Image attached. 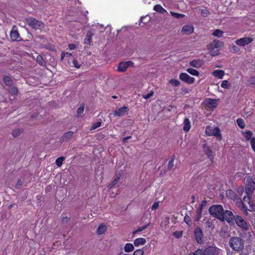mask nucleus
Here are the masks:
<instances>
[{
    "label": "nucleus",
    "mask_w": 255,
    "mask_h": 255,
    "mask_svg": "<svg viewBox=\"0 0 255 255\" xmlns=\"http://www.w3.org/2000/svg\"><path fill=\"white\" fill-rule=\"evenodd\" d=\"M62 223H66L67 222L69 221V218L67 217H65V216H63L62 218Z\"/></svg>",
    "instance_id": "60"
},
{
    "label": "nucleus",
    "mask_w": 255,
    "mask_h": 255,
    "mask_svg": "<svg viewBox=\"0 0 255 255\" xmlns=\"http://www.w3.org/2000/svg\"><path fill=\"white\" fill-rule=\"evenodd\" d=\"M183 130L185 132L188 131L191 128L190 122L187 118H185L183 122Z\"/></svg>",
    "instance_id": "21"
},
{
    "label": "nucleus",
    "mask_w": 255,
    "mask_h": 255,
    "mask_svg": "<svg viewBox=\"0 0 255 255\" xmlns=\"http://www.w3.org/2000/svg\"><path fill=\"white\" fill-rule=\"evenodd\" d=\"M194 236L196 241L198 243H201L202 242L203 233L201 228L197 227L195 229Z\"/></svg>",
    "instance_id": "14"
},
{
    "label": "nucleus",
    "mask_w": 255,
    "mask_h": 255,
    "mask_svg": "<svg viewBox=\"0 0 255 255\" xmlns=\"http://www.w3.org/2000/svg\"><path fill=\"white\" fill-rule=\"evenodd\" d=\"M154 92L153 91H150V93L147 94H144L142 95V97L144 99H148L150 98L151 97H152L153 95Z\"/></svg>",
    "instance_id": "46"
},
{
    "label": "nucleus",
    "mask_w": 255,
    "mask_h": 255,
    "mask_svg": "<svg viewBox=\"0 0 255 255\" xmlns=\"http://www.w3.org/2000/svg\"><path fill=\"white\" fill-rule=\"evenodd\" d=\"M179 79L188 84H192L195 82V78L190 76L186 73H181L179 75Z\"/></svg>",
    "instance_id": "10"
},
{
    "label": "nucleus",
    "mask_w": 255,
    "mask_h": 255,
    "mask_svg": "<svg viewBox=\"0 0 255 255\" xmlns=\"http://www.w3.org/2000/svg\"><path fill=\"white\" fill-rule=\"evenodd\" d=\"M148 225H149V224H147V225H146L145 226L138 227L136 230H134L132 232V234L133 235H135L137 233H138L139 232H141V231L145 230V229H146L147 228Z\"/></svg>",
    "instance_id": "34"
},
{
    "label": "nucleus",
    "mask_w": 255,
    "mask_h": 255,
    "mask_svg": "<svg viewBox=\"0 0 255 255\" xmlns=\"http://www.w3.org/2000/svg\"><path fill=\"white\" fill-rule=\"evenodd\" d=\"M65 160V158L63 156L58 158L56 160V164L58 167H61L63 164V161Z\"/></svg>",
    "instance_id": "36"
},
{
    "label": "nucleus",
    "mask_w": 255,
    "mask_h": 255,
    "mask_svg": "<svg viewBox=\"0 0 255 255\" xmlns=\"http://www.w3.org/2000/svg\"><path fill=\"white\" fill-rule=\"evenodd\" d=\"M223 43L218 40H214L210 44L208 45L207 49L209 54L212 56H216L219 54L221 47Z\"/></svg>",
    "instance_id": "2"
},
{
    "label": "nucleus",
    "mask_w": 255,
    "mask_h": 255,
    "mask_svg": "<svg viewBox=\"0 0 255 255\" xmlns=\"http://www.w3.org/2000/svg\"><path fill=\"white\" fill-rule=\"evenodd\" d=\"M201 14L204 17H207L209 14V12L206 9H203L201 10Z\"/></svg>",
    "instance_id": "49"
},
{
    "label": "nucleus",
    "mask_w": 255,
    "mask_h": 255,
    "mask_svg": "<svg viewBox=\"0 0 255 255\" xmlns=\"http://www.w3.org/2000/svg\"><path fill=\"white\" fill-rule=\"evenodd\" d=\"M189 255H204V252L202 250L198 249L194 253L190 254Z\"/></svg>",
    "instance_id": "50"
},
{
    "label": "nucleus",
    "mask_w": 255,
    "mask_h": 255,
    "mask_svg": "<svg viewBox=\"0 0 255 255\" xmlns=\"http://www.w3.org/2000/svg\"><path fill=\"white\" fill-rule=\"evenodd\" d=\"M26 22L29 26L34 29H40L44 27V25L43 22L32 17L27 18Z\"/></svg>",
    "instance_id": "6"
},
{
    "label": "nucleus",
    "mask_w": 255,
    "mask_h": 255,
    "mask_svg": "<svg viewBox=\"0 0 255 255\" xmlns=\"http://www.w3.org/2000/svg\"><path fill=\"white\" fill-rule=\"evenodd\" d=\"M212 34L215 36L220 38L223 36V32L220 29H216L214 31Z\"/></svg>",
    "instance_id": "35"
},
{
    "label": "nucleus",
    "mask_w": 255,
    "mask_h": 255,
    "mask_svg": "<svg viewBox=\"0 0 255 255\" xmlns=\"http://www.w3.org/2000/svg\"><path fill=\"white\" fill-rule=\"evenodd\" d=\"M97 26H98V28L100 29L101 32H103L104 31L105 28L104 27L103 25H98Z\"/></svg>",
    "instance_id": "61"
},
{
    "label": "nucleus",
    "mask_w": 255,
    "mask_h": 255,
    "mask_svg": "<svg viewBox=\"0 0 255 255\" xmlns=\"http://www.w3.org/2000/svg\"><path fill=\"white\" fill-rule=\"evenodd\" d=\"M21 185H22V181H21V180H20V179H19V180H18L17 181V183H16V186L17 187H18V186H21Z\"/></svg>",
    "instance_id": "63"
},
{
    "label": "nucleus",
    "mask_w": 255,
    "mask_h": 255,
    "mask_svg": "<svg viewBox=\"0 0 255 255\" xmlns=\"http://www.w3.org/2000/svg\"><path fill=\"white\" fill-rule=\"evenodd\" d=\"M186 71L191 75L193 76H198L199 75V72L193 68H188Z\"/></svg>",
    "instance_id": "31"
},
{
    "label": "nucleus",
    "mask_w": 255,
    "mask_h": 255,
    "mask_svg": "<svg viewBox=\"0 0 255 255\" xmlns=\"http://www.w3.org/2000/svg\"><path fill=\"white\" fill-rule=\"evenodd\" d=\"M101 125V123L100 122H96L92 125L91 128V130H94L96 129L97 128L100 127Z\"/></svg>",
    "instance_id": "44"
},
{
    "label": "nucleus",
    "mask_w": 255,
    "mask_h": 255,
    "mask_svg": "<svg viewBox=\"0 0 255 255\" xmlns=\"http://www.w3.org/2000/svg\"><path fill=\"white\" fill-rule=\"evenodd\" d=\"M129 109L128 107L124 106L120 109L116 110L114 112L115 117H122L128 114Z\"/></svg>",
    "instance_id": "12"
},
{
    "label": "nucleus",
    "mask_w": 255,
    "mask_h": 255,
    "mask_svg": "<svg viewBox=\"0 0 255 255\" xmlns=\"http://www.w3.org/2000/svg\"><path fill=\"white\" fill-rule=\"evenodd\" d=\"M154 10L157 12H160L161 13H164L166 12V10L163 8L160 5H156L154 6Z\"/></svg>",
    "instance_id": "27"
},
{
    "label": "nucleus",
    "mask_w": 255,
    "mask_h": 255,
    "mask_svg": "<svg viewBox=\"0 0 255 255\" xmlns=\"http://www.w3.org/2000/svg\"><path fill=\"white\" fill-rule=\"evenodd\" d=\"M120 178V176L116 177V178L114 180V181L112 182V183L110 185V186L112 187L116 185L119 181Z\"/></svg>",
    "instance_id": "56"
},
{
    "label": "nucleus",
    "mask_w": 255,
    "mask_h": 255,
    "mask_svg": "<svg viewBox=\"0 0 255 255\" xmlns=\"http://www.w3.org/2000/svg\"><path fill=\"white\" fill-rule=\"evenodd\" d=\"M21 132H22V130H20V129H18V128L15 129L12 131V135L14 137H17V136H19L21 134Z\"/></svg>",
    "instance_id": "40"
},
{
    "label": "nucleus",
    "mask_w": 255,
    "mask_h": 255,
    "mask_svg": "<svg viewBox=\"0 0 255 255\" xmlns=\"http://www.w3.org/2000/svg\"><path fill=\"white\" fill-rule=\"evenodd\" d=\"M233 219L235 220L236 223L240 227L244 230H247L248 229V226L247 222L241 216H234Z\"/></svg>",
    "instance_id": "7"
},
{
    "label": "nucleus",
    "mask_w": 255,
    "mask_h": 255,
    "mask_svg": "<svg viewBox=\"0 0 255 255\" xmlns=\"http://www.w3.org/2000/svg\"><path fill=\"white\" fill-rule=\"evenodd\" d=\"M205 151L206 155L210 159V160L212 162H213L214 156L213 155V153H212V150L209 147L207 146V147H205Z\"/></svg>",
    "instance_id": "23"
},
{
    "label": "nucleus",
    "mask_w": 255,
    "mask_h": 255,
    "mask_svg": "<svg viewBox=\"0 0 255 255\" xmlns=\"http://www.w3.org/2000/svg\"><path fill=\"white\" fill-rule=\"evenodd\" d=\"M227 196H230L231 199H234L235 198L234 192L231 190H229L227 191Z\"/></svg>",
    "instance_id": "52"
},
{
    "label": "nucleus",
    "mask_w": 255,
    "mask_h": 255,
    "mask_svg": "<svg viewBox=\"0 0 255 255\" xmlns=\"http://www.w3.org/2000/svg\"><path fill=\"white\" fill-rule=\"evenodd\" d=\"M144 251L142 249H138L135 250L133 255H144Z\"/></svg>",
    "instance_id": "43"
},
{
    "label": "nucleus",
    "mask_w": 255,
    "mask_h": 255,
    "mask_svg": "<svg viewBox=\"0 0 255 255\" xmlns=\"http://www.w3.org/2000/svg\"><path fill=\"white\" fill-rule=\"evenodd\" d=\"M237 123L238 126L241 128H245V124L244 120L242 119L239 118L237 120Z\"/></svg>",
    "instance_id": "38"
},
{
    "label": "nucleus",
    "mask_w": 255,
    "mask_h": 255,
    "mask_svg": "<svg viewBox=\"0 0 255 255\" xmlns=\"http://www.w3.org/2000/svg\"><path fill=\"white\" fill-rule=\"evenodd\" d=\"M204 104L207 107L210 109H214L217 106V101L209 98L206 99L204 101Z\"/></svg>",
    "instance_id": "15"
},
{
    "label": "nucleus",
    "mask_w": 255,
    "mask_h": 255,
    "mask_svg": "<svg viewBox=\"0 0 255 255\" xmlns=\"http://www.w3.org/2000/svg\"><path fill=\"white\" fill-rule=\"evenodd\" d=\"M131 138V136H127L126 137H124L122 139V141L124 143H126L127 142V140L130 138Z\"/></svg>",
    "instance_id": "62"
},
{
    "label": "nucleus",
    "mask_w": 255,
    "mask_h": 255,
    "mask_svg": "<svg viewBox=\"0 0 255 255\" xmlns=\"http://www.w3.org/2000/svg\"><path fill=\"white\" fill-rule=\"evenodd\" d=\"M173 236L176 238H179L182 236V233L180 231H175L173 233Z\"/></svg>",
    "instance_id": "54"
},
{
    "label": "nucleus",
    "mask_w": 255,
    "mask_h": 255,
    "mask_svg": "<svg viewBox=\"0 0 255 255\" xmlns=\"http://www.w3.org/2000/svg\"><path fill=\"white\" fill-rule=\"evenodd\" d=\"M76 46L75 45V44H69L68 45V48L70 49V50H73V49H75L76 48Z\"/></svg>",
    "instance_id": "59"
},
{
    "label": "nucleus",
    "mask_w": 255,
    "mask_h": 255,
    "mask_svg": "<svg viewBox=\"0 0 255 255\" xmlns=\"http://www.w3.org/2000/svg\"><path fill=\"white\" fill-rule=\"evenodd\" d=\"M10 38L12 41H20L19 34L17 30L13 28L12 29L10 34Z\"/></svg>",
    "instance_id": "17"
},
{
    "label": "nucleus",
    "mask_w": 255,
    "mask_h": 255,
    "mask_svg": "<svg viewBox=\"0 0 255 255\" xmlns=\"http://www.w3.org/2000/svg\"><path fill=\"white\" fill-rule=\"evenodd\" d=\"M173 165H174V159H171L168 162V167H167L168 169H171L173 167Z\"/></svg>",
    "instance_id": "55"
},
{
    "label": "nucleus",
    "mask_w": 255,
    "mask_h": 255,
    "mask_svg": "<svg viewBox=\"0 0 255 255\" xmlns=\"http://www.w3.org/2000/svg\"><path fill=\"white\" fill-rule=\"evenodd\" d=\"M106 226L101 224L100 225L97 230V233L98 235H102L104 234L106 231Z\"/></svg>",
    "instance_id": "25"
},
{
    "label": "nucleus",
    "mask_w": 255,
    "mask_h": 255,
    "mask_svg": "<svg viewBox=\"0 0 255 255\" xmlns=\"http://www.w3.org/2000/svg\"><path fill=\"white\" fill-rule=\"evenodd\" d=\"M231 83L228 80H224L222 82L221 86L224 89H228L231 87Z\"/></svg>",
    "instance_id": "32"
},
{
    "label": "nucleus",
    "mask_w": 255,
    "mask_h": 255,
    "mask_svg": "<svg viewBox=\"0 0 255 255\" xmlns=\"http://www.w3.org/2000/svg\"><path fill=\"white\" fill-rule=\"evenodd\" d=\"M36 61L39 65L42 66H44L46 65V62L41 55H38L36 57Z\"/></svg>",
    "instance_id": "29"
},
{
    "label": "nucleus",
    "mask_w": 255,
    "mask_h": 255,
    "mask_svg": "<svg viewBox=\"0 0 255 255\" xmlns=\"http://www.w3.org/2000/svg\"><path fill=\"white\" fill-rule=\"evenodd\" d=\"M73 64L74 67H75V68H80L81 65H80V64L78 63V61L76 60H75V59L73 60Z\"/></svg>",
    "instance_id": "57"
},
{
    "label": "nucleus",
    "mask_w": 255,
    "mask_h": 255,
    "mask_svg": "<svg viewBox=\"0 0 255 255\" xmlns=\"http://www.w3.org/2000/svg\"><path fill=\"white\" fill-rule=\"evenodd\" d=\"M184 221L188 225L190 226L191 225L192 222L189 216L186 215L184 217Z\"/></svg>",
    "instance_id": "45"
},
{
    "label": "nucleus",
    "mask_w": 255,
    "mask_h": 255,
    "mask_svg": "<svg viewBox=\"0 0 255 255\" xmlns=\"http://www.w3.org/2000/svg\"><path fill=\"white\" fill-rule=\"evenodd\" d=\"M230 247L235 251H239L244 248L243 240L238 237H234L230 240Z\"/></svg>",
    "instance_id": "4"
},
{
    "label": "nucleus",
    "mask_w": 255,
    "mask_h": 255,
    "mask_svg": "<svg viewBox=\"0 0 255 255\" xmlns=\"http://www.w3.org/2000/svg\"><path fill=\"white\" fill-rule=\"evenodd\" d=\"M3 81L4 82V83L5 84V85H6L7 86H10L12 83V80L11 79L10 77L9 76H5L3 78Z\"/></svg>",
    "instance_id": "37"
},
{
    "label": "nucleus",
    "mask_w": 255,
    "mask_h": 255,
    "mask_svg": "<svg viewBox=\"0 0 255 255\" xmlns=\"http://www.w3.org/2000/svg\"><path fill=\"white\" fill-rule=\"evenodd\" d=\"M159 205V201L154 202L151 207V210L152 211H154V210H156L158 208Z\"/></svg>",
    "instance_id": "51"
},
{
    "label": "nucleus",
    "mask_w": 255,
    "mask_h": 255,
    "mask_svg": "<svg viewBox=\"0 0 255 255\" xmlns=\"http://www.w3.org/2000/svg\"><path fill=\"white\" fill-rule=\"evenodd\" d=\"M253 41V38L250 37H246L237 39L235 43L238 46H245L252 43Z\"/></svg>",
    "instance_id": "9"
},
{
    "label": "nucleus",
    "mask_w": 255,
    "mask_h": 255,
    "mask_svg": "<svg viewBox=\"0 0 255 255\" xmlns=\"http://www.w3.org/2000/svg\"><path fill=\"white\" fill-rule=\"evenodd\" d=\"M72 56V54L70 52H63L61 54V60L64 59L65 57H70Z\"/></svg>",
    "instance_id": "42"
},
{
    "label": "nucleus",
    "mask_w": 255,
    "mask_h": 255,
    "mask_svg": "<svg viewBox=\"0 0 255 255\" xmlns=\"http://www.w3.org/2000/svg\"><path fill=\"white\" fill-rule=\"evenodd\" d=\"M251 144L253 150L255 152V137L251 139Z\"/></svg>",
    "instance_id": "53"
},
{
    "label": "nucleus",
    "mask_w": 255,
    "mask_h": 255,
    "mask_svg": "<svg viewBox=\"0 0 255 255\" xmlns=\"http://www.w3.org/2000/svg\"><path fill=\"white\" fill-rule=\"evenodd\" d=\"M10 92L15 95H16L18 93V90L17 88H15V87H12L10 89Z\"/></svg>",
    "instance_id": "58"
},
{
    "label": "nucleus",
    "mask_w": 255,
    "mask_h": 255,
    "mask_svg": "<svg viewBox=\"0 0 255 255\" xmlns=\"http://www.w3.org/2000/svg\"><path fill=\"white\" fill-rule=\"evenodd\" d=\"M205 133L208 136H214L220 141L222 139L221 130L217 127L208 126L205 129Z\"/></svg>",
    "instance_id": "3"
},
{
    "label": "nucleus",
    "mask_w": 255,
    "mask_h": 255,
    "mask_svg": "<svg viewBox=\"0 0 255 255\" xmlns=\"http://www.w3.org/2000/svg\"><path fill=\"white\" fill-rule=\"evenodd\" d=\"M73 135V132L71 131H68L64 134L61 137V141H65L70 139Z\"/></svg>",
    "instance_id": "20"
},
{
    "label": "nucleus",
    "mask_w": 255,
    "mask_h": 255,
    "mask_svg": "<svg viewBox=\"0 0 255 255\" xmlns=\"http://www.w3.org/2000/svg\"><path fill=\"white\" fill-rule=\"evenodd\" d=\"M194 31V27L192 25H184L182 29V32L185 34H190Z\"/></svg>",
    "instance_id": "16"
},
{
    "label": "nucleus",
    "mask_w": 255,
    "mask_h": 255,
    "mask_svg": "<svg viewBox=\"0 0 255 255\" xmlns=\"http://www.w3.org/2000/svg\"><path fill=\"white\" fill-rule=\"evenodd\" d=\"M93 33L91 30L88 31L86 34V37L84 39V43L86 44H90L92 42V37Z\"/></svg>",
    "instance_id": "22"
},
{
    "label": "nucleus",
    "mask_w": 255,
    "mask_h": 255,
    "mask_svg": "<svg viewBox=\"0 0 255 255\" xmlns=\"http://www.w3.org/2000/svg\"><path fill=\"white\" fill-rule=\"evenodd\" d=\"M133 65V63L130 61L127 62H121L119 64L117 70L119 72H125L129 67H131Z\"/></svg>",
    "instance_id": "8"
},
{
    "label": "nucleus",
    "mask_w": 255,
    "mask_h": 255,
    "mask_svg": "<svg viewBox=\"0 0 255 255\" xmlns=\"http://www.w3.org/2000/svg\"><path fill=\"white\" fill-rule=\"evenodd\" d=\"M247 184L246 185V192L247 195H252L255 189V182L254 181L252 177L247 176L246 178Z\"/></svg>",
    "instance_id": "5"
},
{
    "label": "nucleus",
    "mask_w": 255,
    "mask_h": 255,
    "mask_svg": "<svg viewBox=\"0 0 255 255\" xmlns=\"http://www.w3.org/2000/svg\"><path fill=\"white\" fill-rule=\"evenodd\" d=\"M146 241L145 239L143 238H139L136 239L134 241L133 244L135 247H138L141 245H144L146 243Z\"/></svg>",
    "instance_id": "19"
},
{
    "label": "nucleus",
    "mask_w": 255,
    "mask_h": 255,
    "mask_svg": "<svg viewBox=\"0 0 255 255\" xmlns=\"http://www.w3.org/2000/svg\"><path fill=\"white\" fill-rule=\"evenodd\" d=\"M243 134L247 140H249L252 138L253 135V132L251 130H249L246 132H243Z\"/></svg>",
    "instance_id": "30"
},
{
    "label": "nucleus",
    "mask_w": 255,
    "mask_h": 255,
    "mask_svg": "<svg viewBox=\"0 0 255 255\" xmlns=\"http://www.w3.org/2000/svg\"><path fill=\"white\" fill-rule=\"evenodd\" d=\"M170 13L173 17L177 18H181L185 17L184 14L176 13L173 11H170Z\"/></svg>",
    "instance_id": "39"
},
{
    "label": "nucleus",
    "mask_w": 255,
    "mask_h": 255,
    "mask_svg": "<svg viewBox=\"0 0 255 255\" xmlns=\"http://www.w3.org/2000/svg\"><path fill=\"white\" fill-rule=\"evenodd\" d=\"M169 82L172 85V86L174 87H177L180 84V82L176 79H172Z\"/></svg>",
    "instance_id": "41"
},
{
    "label": "nucleus",
    "mask_w": 255,
    "mask_h": 255,
    "mask_svg": "<svg viewBox=\"0 0 255 255\" xmlns=\"http://www.w3.org/2000/svg\"><path fill=\"white\" fill-rule=\"evenodd\" d=\"M243 192H244V189H243V188H241V189H239V190H238V192H239L240 194H242V193Z\"/></svg>",
    "instance_id": "64"
},
{
    "label": "nucleus",
    "mask_w": 255,
    "mask_h": 255,
    "mask_svg": "<svg viewBox=\"0 0 255 255\" xmlns=\"http://www.w3.org/2000/svg\"><path fill=\"white\" fill-rule=\"evenodd\" d=\"M220 250L216 247L210 246L204 251V255H219Z\"/></svg>",
    "instance_id": "11"
},
{
    "label": "nucleus",
    "mask_w": 255,
    "mask_h": 255,
    "mask_svg": "<svg viewBox=\"0 0 255 255\" xmlns=\"http://www.w3.org/2000/svg\"><path fill=\"white\" fill-rule=\"evenodd\" d=\"M134 246L131 243H127L124 247V251L126 253H130L134 250Z\"/></svg>",
    "instance_id": "24"
},
{
    "label": "nucleus",
    "mask_w": 255,
    "mask_h": 255,
    "mask_svg": "<svg viewBox=\"0 0 255 255\" xmlns=\"http://www.w3.org/2000/svg\"><path fill=\"white\" fill-rule=\"evenodd\" d=\"M238 206L241 209L242 211L247 212L248 211V207L243 201L239 202L237 203Z\"/></svg>",
    "instance_id": "26"
},
{
    "label": "nucleus",
    "mask_w": 255,
    "mask_h": 255,
    "mask_svg": "<svg viewBox=\"0 0 255 255\" xmlns=\"http://www.w3.org/2000/svg\"><path fill=\"white\" fill-rule=\"evenodd\" d=\"M84 110V106H80L78 109H77V114L79 116H81V115L83 113Z\"/></svg>",
    "instance_id": "47"
},
{
    "label": "nucleus",
    "mask_w": 255,
    "mask_h": 255,
    "mask_svg": "<svg viewBox=\"0 0 255 255\" xmlns=\"http://www.w3.org/2000/svg\"><path fill=\"white\" fill-rule=\"evenodd\" d=\"M248 83L255 87V76L250 78L248 80Z\"/></svg>",
    "instance_id": "48"
},
{
    "label": "nucleus",
    "mask_w": 255,
    "mask_h": 255,
    "mask_svg": "<svg viewBox=\"0 0 255 255\" xmlns=\"http://www.w3.org/2000/svg\"><path fill=\"white\" fill-rule=\"evenodd\" d=\"M212 75L219 79H222L225 75V72L222 70H215L212 72Z\"/></svg>",
    "instance_id": "18"
},
{
    "label": "nucleus",
    "mask_w": 255,
    "mask_h": 255,
    "mask_svg": "<svg viewBox=\"0 0 255 255\" xmlns=\"http://www.w3.org/2000/svg\"><path fill=\"white\" fill-rule=\"evenodd\" d=\"M190 64L193 67L198 68L201 66V62L199 60H193L190 62Z\"/></svg>",
    "instance_id": "33"
},
{
    "label": "nucleus",
    "mask_w": 255,
    "mask_h": 255,
    "mask_svg": "<svg viewBox=\"0 0 255 255\" xmlns=\"http://www.w3.org/2000/svg\"><path fill=\"white\" fill-rule=\"evenodd\" d=\"M252 195H247V196H245L243 198V202L246 204V206L247 205H249L248 211H253L255 210V205H254L251 200Z\"/></svg>",
    "instance_id": "13"
},
{
    "label": "nucleus",
    "mask_w": 255,
    "mask_h": 255,
    "mask_svg": "<svg viewBox=\"0 0 255 255\" xmlns=\"http://www.w3.org/2000/svg\"><path fill=\"white\" fill-rule=\"evenodd\" d=\"M202 217V210L200 209V210H198L196 212V214L194 217V220L196 222H197L200 220Z\"/></svg>",
    "instance_id": "28"
},
{
    "label": "nucleus",
    "mask_w": 255,
    "mask_h": 255,
    "mask_svg": "<svg viewBox=\"0 0 255 255\" xmlns=\"http://www.w3.org/2000/svg\"><path fill=\"white\" fill-rule=\"evenodd\" d=\"M209 212L211 215L215 217L221 221H226L230 223L233 220L234 215L229 210L224 211L222 205H215L211 206L209 209Z\"/></svg>",
    "instance_id": "1"
}]
</instances>
